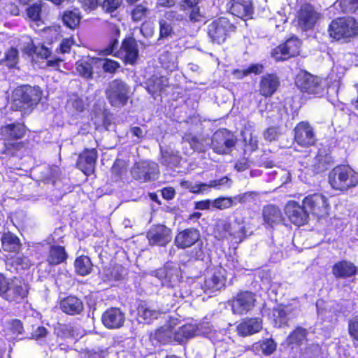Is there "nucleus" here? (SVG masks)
<instances>
[{
	"label": "nucleus",
	"mask_w": 358,
	"mask_h": 358,
	"mask_svg": "<svg viewBox=\"0 0 358 358\" xmlns=\"http://www.w3.org/2000/svg\"><path fill=\"white\" fill-rule=\"evenodd\" d=\"M75 272L80 276L90 275L93 271V264L91 259L87 255H80L74 261Z\"/></svg>",
	"instance_id": "e433bc0d"
},
{
	"label": "nucleus",
	"mask_w": 358,
	"mask_h": 358,
	"mask_svg": "<svg viewBox=\"0 0 358 358\" xmlns=\"http://www.w3.org/2000/svg\"><path fill=\"white\" fill-rule=\"evenodd\" d=\"M93 58L81 59L76 64V69L78 74L85 78H92L93 76Z\"/></svg>",
	"instance_id": "79ce46f5"
},
{
	"label": "nucleus",
	"mask_w": 358,
	"mask_h": 358,
	"mask_svg": "<svg viewBox=\"0 0 358 358\" xmlns=\"http://www.w3.org/2000/svg\"><path fill=\"white\" fill-rule=\"evenodd\" d=\"M198 242H200L199 248L192 250V252H195L194 257L196 259H201L203 256V242L201 241V234L198 229L189 227L181 230L176 234L174 239L176 247L182 250L189 248Z\"/></svg>",
	"instance_id": "0eeeda50"
},
{
	"label": "nucleus",
	"mask_w": 358,
	"mask_h": 358,
	"mask_svg": "<svg viewBox=\"0 0 358 358\" xmlns=\"http://www.w3.org/2000/svg\"><path fill=\"white\" fill-rule=\"evenodd\" d=\"M284 212L289 222L297 227L303 226L309 221V213L303 203L300 204L294 200L288 201L285 206Z\"/></svg>",
	"instance_id": "2eb2a0df"
},
{
	"label": "nucleus",
	"mask_w": 358,
	"mask_h": 358,
	"mask_svg": "<svg viewBox=\"0 0 358 358\" xmlns=\"http://www.w3.org/2000/svg\"><path fill=\"white\" fill-rule=\"evenodd\" d=\"M301 43L298 37L292 36L284 43L274 48L271 57L277 62L285 61L299 55Z\"/></svg>",
	"instance_id": "f8f14e48"
},
{
	"label": "nucleus",
	"mask_w": 358,
	"mask_h": 358,
	"mask_svg": "<svg viewBox=\"0 0 358 358\" xmlns=\"http://www.w3.org/2000/svg\"><path fill=\"white\" fill-rule=\"evenodd\" d=\"M229 11L244 21L253 18L255 7L252 0H231Z\"/></svg>",
	"instance_id": "412c9836"
},
{
	"label": "nucleus",
	"mask_w": 358,
	"mask_h": 358,
	"mask_svg": "<svg viewBox=\"0 0 358 358\" xmlns=\"http://www.w3.org/2000/svg\"><path fill=\"white\" fill-rule=\"evenodd\" d=\"M118 43L119 38H110L108 46L103 50L104 55L114 56V54L115 53L114 51L117 50Z\"/></svg>",
	"instance_id": "774afa93"
},
{
	"label": "nucleus",
	"mask_w": 358,
	"mask_h": 358,
	"mask_svg": "<svg viewBox=\"0 0 358 358\" xmlns=\"http://www.w3.org/2000/svg\"><path fill=\"white\" fill-rule=\"evenodd\" d=\"M148 89L155 92H161L169 86V78L164 76L153 74L148 80Z\"/></svg>",
	"instance_id": "58836bf2"
},
{
	"label": "nucleus",
	"mask_w": 358,
	"mask_h": 358,
	"mask_svg": "<svg viewBox=\"0 0 358 358\" xmlns=\"http://www.w3.org/2000/svg\"><path fill=\"white\" fill-rule=\"evenodd\" d=\"M337 2L343 13H352L358 10V0H338Z\"/></svg>",
	"instance_id": "3c124183"
},
{
	"label": "nucleus",
	"mask_w": 358,
	"mask_h": 358,
	"mask_svg": "<svg viewBox=\"0 0 358 358\" xmlns=\"http://www.w3.org/2000/svg\"><path fill=\"white\" fill-rule=\"evenodd\" d=\"M197 336V327L196 324L187 323L174 331V341L182 343Z\"/></svg>",
	"instance_id": "f704fd0d"
},
{
	"label": "nucleus",
	"mask_w": 358,
	"mask_h": 358,
	"mask_svg": "<svg viewBox=\"0 0 358 358\" xmlns=\"http://www.w3.org/2000/svg\"><path fill=\"white\" fill-rule=\"evenodd\" d=\"M124 268L121 266H113L108 268L107 275L110 279L120 280L123 278Z\"/></svg>",
	"instance_id": "052dcab7"
},
{
	"label": "nucleus",
	"mask_w": 358,
	"mask_h": 358,
	"mask_svg": "<svg viewBox=\"0 0 358 358\" xmlns=\"http://www.w3.org/2000/svg\"><path fill=\"white\" fill-rule=\"evenodd\" d=\"M331 273L336 279L355 278L358 274V266L348 259H341L331 266Z\"/></svg>",
	"instance_id": "4be33fe9"
},
{
	"label": "nucleus",
	"mask_w": 358,
	"mask_h": 358,
	"mask_svg": "<svg viewBox=\"0 0 358 358\" xmlns=\"http://www.w3.org/2000/svg\"><path fill=\"white\" fill-rule=\"evenodd\" d=\"M82 17L80 9L74 8L72 10H64L61 15V20L64 26L71 30H75L79 27Z\"/></svg>",
	"instance_id": "c756f323"
},
{
	"label": "nucleus",
	"mask_w": 358,
	"mask_h": 358,
	"mask_svg": "<svg viewBox=\"0 0 358 358\" xmlns=\"http://www.w3.org/2000/svg\"><path fill=\"white\" fill-rule=\"evenodd\" d=\"M262 217L264 224L272 228L274 225L281 223L283 220L280 209L273 204H268L264 206Z\"/></svg>",
	"instance_id": "c85d7f7f"
},
{
	"label": "nucleus",
	"mask_w": 358,
	"mask_h": 358,
	"mask_svg": "<svg viewBox=\"0 0 358 358\" xmlns=\"http://www.w3.org/2000/svg\"><path fill=\"white\" fill-rule=\"evenodd\" d=\"M124 64L134 65L139 57V50L137 41L133 34L124 37L121 43L119 50L114 54L115 57H120Z\"/></svg>",
	"instance_id": "4468645a"
},
{
	"label": "nucleus",
	"mask_w": 358,
	"mask_h": 358,
	"mask_svg": "<svg viewBox=\"0 0 358 358\" xmlns=\"http://www.w3.org/2000/svg\"><path fill=\"white\" fill-rule=\"evenodd\" d=\"M280 85V78L275 73H266L260 78L259 94L264 98L271 97L277 92Z\"/></svg>",
	"instance_id": "b1692460"
},
{
	"label": "nucleus",
	"mask_w": 358,
	"mask_h": 358,
	"mask_svg": "<svg viewBox=\"0 0 358 358\" xmlns=\"http://www.w3.org/2000/svg\"><path fill=\"white\" fill-rule=\"evenodd\" d=\"M19 62V52L16 48H9L4 54V57L0 59V64H4L9 69L16 68Z\"/></svg>",
	"instance_id": "37998d69"
},
{
	"label": "nucleus",
	"mask_w": 358,
	"mask_h": 358,
	"mask_svg": "<svg viewBox=\"0 0 358 358\" xmlns=\"http://www.w3.org/2000/svg\"><path fill=\"white\" fill-rule=\"evenodd\" d=\"M348 331L354 345H358V315L349 320Z\"/></svg>",
	"instance_id": "49530a36"
},
{
	"label": "nucleus",
	"mask_w": 358,
	"mask_h": 358,
	"mask_svg": "<svg viewBox=\"0 0 358 358\" xmlns=\"http://www.w3.org/2000/svg\"><path fill=\"white\" fill-rule=\"evenodd\" d=\"M328 180L333 189L344 192L358 185V173L349 165L338 164L329 171Z\"/></svg>",
	"instance_id": "20e7f679"
},
{
	"label": "nucleus",
	"mask_w": 358,
	"mask_h": 358,
	"mask_svg": "<svg viewBox=\"0 0 358 358\" xmlns=\"http://www.w3.org/2000/svg\"><path fill=\"white\" fill-rule=\"evenodd\" d=\"M11 265L20 267L21 268H24L28 266L27 264V258L24 256L15 255L12 257L10 259Z\"/></svg>",
	"instance_id": "69168bd1"
},
{
	"label": "nucleus",
	"mask_w": 358,
	"mask_h": 358,
	"mask_svg": "<svg viewBox=\"0 0 358 358\" xmlns=\"http://www.w3.org/2000/svg\"><path fill=\"white\" fill-rule=\"evenodd\" d=\"M236 31V26L225 17L213 20L207 27V33L211 42L224 43Z\"/></svg>",
	"instance_id": "423d86ee"
},
{
	"label": "nucleus",
	"mask_w": 358,
	"mask_h": 358,
	"mask_svg": "<svg viewBox=\"0 0 358 358\" xmlns=\"http://www.w3.org/2000/svg\"><path fill=\"white\" fill-rule=\"evenodd\" d=\"M148 13L147 7L141 3L135 6L131 12V19L134 22H138L144 19Z\"/></svg>",
	"instance_id": "09e8293b"
},
{
	"label": "nucleus",
	"mask_w": 358,
	"mask_h": 358,
	"mask_svg": "<svg viewBox=\"0 0 358 358\" xmlns=\"http://www.w3.org/2000/svg\"><path fill=\"white\" fill-rule=\"evenodd\" d=\"M287 306L284 304H278L272 310V315L275 326L278 328L289 326V318L286 310Z\"/></svg>",
	"instance_id": "4c0bfd02"
},
{
	"label": "nucleus",
	"mask_w": 358,
	"mask_h": 358,
	"mask_svg": "<svg viewBox=\"0 0 358 358\" xmlns=\"http://www.w3.org/2000/svg\"><path fill=\"white\" fill-rule=\"evenodd\" d=\"M140 316L146 322H150L152 320L157 317V312L155 310H151L148 307L141 306L138 308Z\"/></svg>",
	"instance_id": "864d4df0"
},
{
	"label": "nucleus",
	"mask_w": 358,
	"mask_h": 358,
	"mask_svg": "<svg viewBox=\"0 0 358 358\" xmlns=\"http://www.w3.org/2000/svg\"><path fill=\"white\" fill-rule=\"evenodd\" d=\"M185 141L187 142L190 147L199 152L206 150L203 141L192 134H186L184 136Z\"/></svg>",
	"instance_id": "c03bdc74"
},
{
	"label": "nucleus",
	"mask_w": 358,
	"mask_h": 358,
	"mask_svg": "<svg viewBox=\"0 0 358 358\" xmlns=\"http://www.w3.org/2000/svg\"><path fill=\"white\" fill-rule=\"evenodd\" d=\"M1 242L3 250L7 252H17L22 247L20 238L10 231L2 234Z\"/></svg>",
	"instance_id": "72a5a7b5"
},
{
	"label": "nucleus",
	"mask_w": 358,
	"mask_h": 358,
	"mask_svg": "<svg viewBox=\"0 0 358 358\" xmlns=\"http://www.w3.org/2000/svg\"><path fill=\"white\" fill-rule=\"evenodd\" d=\"M106 34L110 38H120V29L118 25L113 22H108L106 24Z\"/></svg>",
	"instance_id": "e2e57ef3"
},
{
	"label": "nucleus",
	"mask_w": 358,
	"mask_h": 358,
	"mask_svg": "<svg viewBox=\"0 0 358 358\" xmlns=\"http://www.w3.org/2000/svg\"><path fill=\"white\" fill-rule=\"evenodd\" d=\"M150 245L166 246L172 240L171 229L162 224L151 226L146 234Z\"/></svg>",
	"instance_id": "a211bd4d"
},
{
	"label": "nucleus",
	"mask_w": 358,
	"mask_h": 358,
	"mask_svg": "<svg viewBox=\"0 0 358 358\" xmlns=\"http://www.w3.org/2000/svg\"><path fill=\"white\" fill-rule=\"evenodd\" d=\"M234 206L231 197L220 196L212 201V206L219 210L229 208Z\"/></svg>",
	"instance_id": "603ef678"
},
{
	"label": "nucleus",
	"mask_w": 358,
	"mask_h": 358,
	"mask_svg": "<svg viewBox=\"0 0 358 358\" xmlns=\"http://www.w3.org/2000/svg\"><path fill=\"white\" fill-rule=\"evenodd\" d=\"M97 159L96 148H84L78 156L76 167L86 176H90L95 172Z\"/></svg>",
	"instance_id": "dca6fc26"
},
{
	"label": "nucleus",
	"mask_w": 358,
	"mask_h": 358,
	"mask_svg": "<svg viewBox=\"0 0 358 358\" xmlns=\"http://www.w3.org/2000/svg\"><path fill=\"white\" fill-rule=\"evenodd\" d=\"M320 14L310 3L303 4L297 12V26L303 31L313 29L319 19Z\"/></svg>",
	"instance_id": "f3484780"
},
{
	"label": "nucleus",
	"mask_w": 358,
	"mask_h": 358,
	"mask_svg": "<svg viewBox=\"0 0 358 358\" xmlns=\"http://www.w3.org/2000/svg\"><path fill=\"white\" fill-rule=\"evenodd\" d=\"M293 133L294 142L301 148H308L317 143L315 131L308 121L298 122L293 129Z\"/></svg>",
	"instance_id": "9b49d317"
},
{
	"label": "nucleus",
	"mask_w": 358,
	"mask_h": 358,
	"mask_svg": "<svg viewBox=\"0 0 358 358\" xmlns=\"http://www.w3.org/2000/svg\"><path fill=\"white\" fill-rule=\"evenodd\" d=\"M254 199V193L252 192H246L243 194H238L232 198L234 200V206L237 203H247L251 202Z\"/></svg>",
	"instance_id": "bf43d9fd"
},
{
	"label": "nucleus",
	"mask_w": 358,
	"mask_h": 358,
	"mask_svg": "<svg viewBox=\"0 0 358 358\" xmlns=\"http://www.w3.org/2000/svg\"><path fill=\"white\" fill-rule=\"evenodd\" d=\"M138 169L137 179L143 182L155 180L159 174L155 163L143 162Z\"/></svg>",
	"instance_id": "473e14b6"
},
{
	"label": "nucleus",
	"mask_w": 358,
	"mask_h": 358,
	"mask_svg": "<svg viewBox=\"0 0 358 358\" xmlns=\"http://www.w3.org/2000/svg\"><path fill=\"white\" fill-rule=\"evenodd\" d=\"M42 7L41 4L34 3L26 9L27 17L30 21L37 22L41 20Z\"/></svg>",
	"instance_id": "a18cd8bd"
},
{
	"label": "nucleus",
	"mask_w": 358,
	"mask_h": 358,
	"mask_svg": "<svg viewBox=\"0 0 358 358\" xmlns=\"http://www.w3.org/2000/svg\"><path fill=\"white\" fill-rule=\"evenodd\" d=\"M42 95L43 91L38 86H18L14 91L12 109L18 111L31 110L41 101Z\"/></svg>",
	"instance_id": "7ed1b4c3"
},
{
	"label": "nucleus",
	"mask_w": 358,
	"mask_h": 358,
	"mask_svg": "<svg viewBox=\"0 0 358 358\" xmlns=\"http://www.w3.org/2000/svg\"><path fill=\"white\" fill-rule=\"evenodd\" d=\"M129 86L122 80L116 78L109 83L105 91L108 103L113 107H122L129 99Z\"/></svg>",
	"instance_id": "1a4fd4ad"
},
{
	"label": "nucleus",
	"mask_w": 358,
	"mask_h": 358,
	"mask_svg": "<svg viewBox=\"0 0 358 358\" xmlns=\"http://www.w3.org/2000/svg\"><path fill=\"white\" fill-rule=\"evenodd\" d=\"M255 294L251 291H241L234 298L232 308L235 313L245 314L255 306Z\"/></svg>",
	"instance_id": "aec40b11"
},
{
	"label": "nucleus",
	"mask_w": 358,
	"mask_h": 358,
	"mask_svg": "<svg viewBox=\"0 0 358 358\" xmlns=\"http://www.w3.org/2000/svg\"><path fill=\"white\" fill-rule=\"evenodd\" d=\"M29 285L22 277L10 278L3 299L14 304L22 303L28 296Z\"/></svg>",
	"instance_id": "9d476101"
},
{
	"label": "nucleus",
	"mask_w": 358,
	"mask_h": 358,
	"mask_svg": "<svg viewBox=\"0 0 358 358\" xmlns=\"http://www.w3.org/2000/svg\"><path fill=\"white\" fill-rule=\"evenodd\" d=\"M309 214L318 220L327 219L330 215L331 206L328 198L322 193L310 194L302 200Z\"/></svg>",
	"instance_id": "6e6552de"
},
{
	"label": "nucleus",
	"mask_w": 358,
	"mask_h": 358,
	"mask_svg": "<svg viewBox=\"0 0 358 358\" xmlns=\"http://www.w3.org/2000/svg\"><path fill=\"white\" fill-rule=\"evenodd\" d=\"M197 336L200 334H210L213 332V326L209 322H201L196 324Z\"/></svg>",
	"instance_id": "338daca9"
},
{
	"label": "nucleus",
	"mask_w": 358,
	"mask_h": 358,
	"mask_svg": "<svg viewBox=\"0 0 358 358\" xmlns=\"http://www.w3.org/2000/svg\"><path fill=\"white\" fill-rule=\"evenodd\" d=\"M28 129L17 121L0 127V158L11 159L21 158L28 148L27 140L24 141Z\"/></svg>",
	"instance_id": "f257e3e1"
},
{
	"label": "nucleus",
	"mask_w": 358,
	"mask_h": 358,
	"mask_svg": "<svg viewBox=\"0 0 358 358\" xmlns=\"http://www.w3.org/2000/svg\"><path fill=\"white\" fill-rule=\"evenodd\" d=\"M229 240L233 243H240L246 238L245 226L238 221L228 222Z\"/></svg>",
	"instance_id": "2f4dec72"
},
{
	"label": "nucleus",
	"mask_w": 358,
	"mask_h": 358,
	"mask_svg": "<svg viewBox=\"0 0 358 358\" xmlns=\"http://www.w3.org/2000/svg\"><path fill=\"white\" fill-rule=\"evenodd\" d=\"M59 308L64 313L74 316L83 313L84 310V303L78 296L69 295L59 301Z\"/></svg>",
	"instance_id": "393cba45"
},
{
	"label": "nucleus",
	"mask_w": 358,
	"mask_h": 358,
	"mask_svg": "<svg viewBox=\"0 0 358 358\" xmlns=\"http://www.w3.org/2000/svg\"><path fill=\"white\" fill-rule=\"evenodd\" d=\"M122 4V0H103L100 6L106 13H113L119 9Z\"/></svg>",
	"instance_id": "de8ad7c7"
},
{
	"label": "nucleus",
	"mask_w": 358,
	"mask_h": 358,
	"mask_svg": "<svg viewBox=\"0 0 358 358\" xmlns=\"http://www.w3.org/2000/svg\"><path fill=\"white\" fill-rule=\"evenodd\" d=\"M236 143V139L230 131L220 129L213 135L211 146L215 153L225 155L231 152Z\"/></svg>",
	"instance_id": "ddd939ff"
},
{
	"label": "nucleus",
	"mask_w": 358,
	"mask_h": 358,
	"mask_svg": "<svg viewBox=\"0 0 358 358\" xmlns=\"http://www.w3.org/2000/svg\"><path fill=\"white\" fill-rule=\"evenodd\" d=\"M334 164V157L328 153L318 152L312 166L315 174H321L327 171Z\"/></svg>",
	"instance_id": "7c9ffc66"
},
{
	"label": "nucleus",
	"mask_w": 358,
	"mask_h": 358,
	"mask_svg": "<svg viewBox=\"0 0 358 358\" xmlns=\"http://www.w3.org/2000/svg\"><path fill=\"white\" fill-rule=\"evenodd\" d=\"M262 329V321L259 317H246L236 327L238 336L245 337L259 332Z\"/></svg>",
	"instance_id": "a878e982"
},
{
	"label": "nucleus",
	"mask_w": 358,
	"mask_h": 358,
	"mask_svg": "<svg viewBox=\"0 0 358 358\" xmlns=\"http://www.w3.org/2000/svg\"><path fill=\"white\" fill-rule=\"evenodd\" d=\"M159 24V34L158 40L171 36L173 34V27L166 20H160Z\"/></svg>",
	"instance_id": "6e6d98bb"
},
{
	"label": "nucleus",
	"mask_w": 358,
	"mask_h": 358,
	"mask_svg": "<svg viewBox=\"0 0 358 358\" xmlns=\"http://www.w3.org/2000/svg\"><path fill=\"white\" fill-rule=\"evenodd\" d=\"M150 338L162 345L170 343L174 341V328L171 324L166 323L151 333Z\"/></svg>",
	"instance_id": "cd10ccee"
},
{
	"label": "nucleus",
	"mask_w": 358,
	"mask_h": 358,
	"mask_svg": "<svg viewBox=\"0 0 358 358\" xmlns=\"http://www.w3.org/2000/svg\"><path fill=\"white\" fill-rule=\"evenodd\" d=\"M74 43L75 40L73 36L63 38L57 48V52L62 54L69 53Z\"/></svg>",
	"instance_id": "4d7b16f0"
},
{
	"label": "nucleus",
	"mask_w": 358,
	"mask_h": 358,
	"mask_svg": "<svg viewBox=\"0 0 358 358\" xmlns=\"http://www.w3.org/2000/svg\"><path fill=\"white\" fill-rule=\"evenodd\" d=\"M48 333V329L43 326H38L29 337V339L38 341L41 338H45Z\"/></svg>",
	"instance_id": "680f3d73"
},
{
	"label": "nucleus",
	"mask_w": 358,
	"mask_h": 358,
	"mask_svg": "<svg viewBox=\"0 0 358 358\" xmlns=\"http://www.w3.org/2000/svg\"><path fill=\"white\" fill-rule=\"evenodd\" d=\"M226 280L224 269L222 266H216L206 277L202 288L204 292L211 294L221 289L225 285Z\"/></svg>",
	"instance_id": "6ab92c4d"
},
{
	"label": "nucleus",
	"mask_w": 358,
	"mask_h": 358,
	"mask_svg": "<svg viewBox=\"0 0 358 358\" xmlns=\"http://www.w3.org/2000/svg\"><path fill=\"white\" fill-rule=\"evenodd\" d=\"M103 324L108 329H119L124 325V313L120 308H108L101 316Z\"/></svg>",
	"instance_id": "5701e85b"
},
{
	"label": "nucleus",
	"mask_w": 358,
	"mask_h": 358,
	"mask_svg": "<svg viewBox=\"0 0 358 358\" xmlns=\"http://www.w3.org/2000/svg\"><path fill=\"white\" fill-rule=\"evenodd\" d=\"M182 157L179 152L164 150L162 152L160 163L162 165L173 169L180 166Z\"/></svg>",
	"instance_id": "ea45409f"
},
{
	"label": "nucleus",
	"mask_w": 358,
	"mask_h": 358,
	"mask_svg": "<svg viewBox=\"0 0 358 358\" xmlns=\"http://www.w3.org/2000/svg\"><path fill=\"white\" fill-rule=\"evenodd\" d=\"M51 50L45 47L43 44L37 46V50L35 53L36 58L38 59H48L51 56Z\"/></svg>",
	"instance_id": "0e129e2a"
},
{
	"label": "nucleus",
	"mask_w": 358,
	"mask_h": 358,
	"mask_svg": "<svg viewBox=\"0 0 358 358\" xmlns=\"http://www.w3.org/2000/svg\"><path fill=\"white\" fill-rule=\"evenodd\" d=\"M120 67V64L117 61L112 59H104L103 64V69L106 73L113 74Z\"/></svg>",
	"instance_id": "13d9d810"
},
{
	"label": "nucleus",
	"mask_w": 358,
	"mask_h": 358,
	"mask_svg": "<svg viewBox=\"0 0 358 358\" xmlns=\"http://www.w3.org/2000/svg\"><path fill=\"white\" fill-rule=\"evenodd\" d=\"M69 255L65 247L60 245H52L50 246L45 261L50 266H55L66 263Z\"/></svg>",
	"instance_id": "bb28decb"
},
{
	"label": "nucleus",
	"mask_w": 358,
	"mask_h": 358,
	"mask_svg": "<svg viewBox=\"0 0 358 358\" xmlns=\"http://www.w3.org/2000/svg\"><path fill=\"white\" fill-rule=\"evenodd\" d=\"M260 348L262 353L268 356L272 355L276 350L277 345L273 339L267 338L261 343Z\"/></svg>",
	"instance_id": "5fc2aeb1"
},
{
	"label": "nucleus",
	"mask_w": 358,
	"mask_h": 358,
	"mask_svg": "<svg viewBox=\"0 0 358 358\" xmlns=\"http://www.w3.org/2000/svg\"><path fill=\"white\" fill-rule=\"evenodd\" d=\"M228 222L217 224L214 229V236L218 241L229 240Z\"/></svg>",
	"instance_id": "8fccbe9b"
},
{
	"label": "nucleus",
	"mask_w": 358,
	"mask_h": 358,
	"mask_svg": "<svg viewBox=\"0 0 358 358\" xmlns=\"http://www.w3.org/2000/svg\"><path fill=\"white\" fill-rule=\"evenodd\" d=\"M201 0H182L180 6L183 10H190L189 20L192 22H200L203 17L199 4Z\"/></svg>",
	"instance_id": "c9c22d12"
},
{
	"label": "nucleus",
	"mask_w": 358,
	"mask_h": 358,
	"mask_svg": "<svg viewBox=\"0 0 358 358\" xmlns=\"http://www.w3.org/2000/svg\"><path fill=\"white\" fill-rule=\"evenodd\" d=\"M308 331L306 329L298 326L292 330L286 338L288 345H301L306 340Z\"/></svg>",
	"instance_id": "a19ab883"
},
{
	"label": "nucleus",
	"mask_w": 358,
	"mask_h": 358,
	"mask_svg": "<svg viewBox=\"0 0 358 358\" xmlns=\"http://www.w3.org/2000/svg\"><path fill=\"white\" fill-rule=\"evenodd\" d=\"M327 31L332 41L349 43L358 36V22L353 17H338L331 20Z\"/></svg>",
	"instance_id": "f03ea898"
},
{
	"label": "nucleus",
	"mask_w": 358,
	"mask_h": 358,
	"mask_svg": "<svg viewBox=\"0 0 358 358\" xmlns=\"http://www.w3.org/2000/svg\"><path fill=\"white\" fill-rule=\"evenodd\" d=\"M323 78L311 74L305 70L299 71L295 78V85L303 93L322 97L325 92Z\"/></svg>",
	"instance_id": "39448f33"
}]
</instances>
